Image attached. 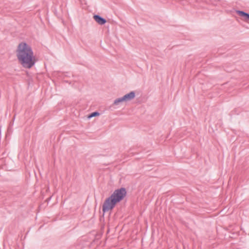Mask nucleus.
Instances as JSON below:
<instances>
[{"label":"nucleus","instance_id":"obj_2","mask_svg":"<svg viewBox=\"0 0 249 249\" xmlns=\"http://www.w3.org/2000/svg\"><path fill=\"white\" fill-rule=\"evenodd\" d=\"M126 195L125 188L122 187L115 190L105 201L102 206L104 213L112 210L117 203L121 201Z\"/></svg>","mask_w":249,"mask_h":249},{"label":"nucleus","instance_id":"obj_5","mask_svg":"<svg viewBox=\"0 0 249 249\" xmlns=\"http://www.w3.org/2000/svg\"><path fill=\"white\" fill-rule=\"evenodd\" d=\"M236 13L240 16L244 18L245 20L249 21V14L243 11L236 10Z\"/></svg>","mask_w":249,"mask_h":249},{"label":"nucleus","instance_id":"obj_4","mask_svg":"<svg viewBox=\"0 0 249 249\" xmlns=\"http://www.w3.org/2000/svg\"><path fill=\"white\" fill-rule=\"evenodd\" d=\"M135 97V92L134 91H132L129 93L124 95L123 97L125 102H128L133 99Z\"/></svg>","mask_w":249,"mask_h":249},{"label":"nucleus","instance_id":"obj_1","mask_svg":"<svg viewBox=\"0 0 249 249\" xmlns=\"http://www.w3.org/2000/svg\"><path fill=\"white\" fill-rule=\"evenodd\" d=\"M17 56L20 64L25 68H31L36 59L31 47L25 42L19 43L17 50Z\"/></svg>","mask_w":249,"mask_h":249},{"label":"nucleus","instance_id":"obj_3","mask_svg":"<svg viewBox=\"0 0 249 249\" xmlns=\"http://www.w3.org/2000/svg\"><path fill=\"white\" fill-rule=\"evenodd\" d=\"M93 19L97 22L99 24L104 25L105 24L107 20L105 18H102L98 15H95L93 16Z\"/></svg>","mask_w":249,"mask_h":249},{"label":"nucleus","instance_id":"obj_6","mask_svg":"<svg viewBox=\"0 0 249 249\" xmlns=\"http://www.w3.org/2000/svg\"><path fill=\"white\" fill-rule=\"evenodd\" d=\"M123 102H125V100H124L123 96L121 98H119L115 99L114 101L113 105H118L120 103H121Z\"/></svg>","mask_w":249,"mask_h":249},{"label":"nucleus","instance_id":"obj_7","mask_svg":"<svg viewBox=\"0 0 249 249\" xmlns=\"http://www.w3.org/2000/svg\"><path fill=\"white\" fill-rule=\"evenodd\" d=\"M99 115H100V113L98 112L95 111V112H93L92 113H91L89 115V118H91V117H93L99 116Z\"/></svg>","mask_w":249,"mask_h":249}]
</instances>
